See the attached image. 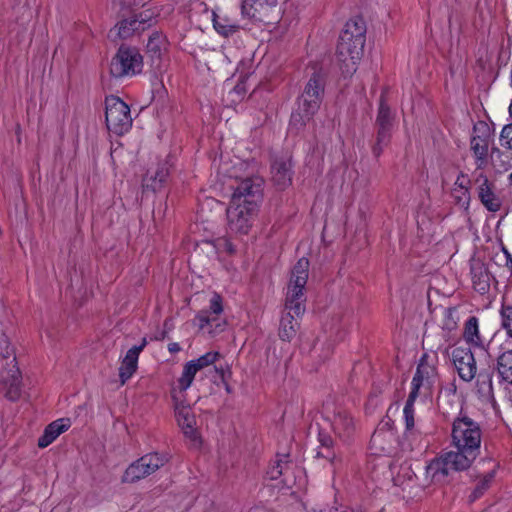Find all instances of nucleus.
I'll list each match as a JSON object with an SVG mask.
<instances>
[{"label":"nucleus","mask_w":512,"mask_h":512,"mask_svg":"<svg viewBox=\"0 0 512 512\" xmlns=\"http://www.w3.org/2000/svg\"><path fill=\"white\" fill-rule=\"evenodd\" d=\"M467 457H463L450 451L440 458L432 460L426 467V475L433 483H443L452 471H462L470 467Z\"/></svg>","instance_id":"nucleus-6"},{"label":"nucleus","mask_w":512,"mask_h":512,"mask_svg":"<svg viewBox=\"0 0 512 512\" xmlns=\"http://www.w3.org/2000/svg\"><path fill=\"white\" fill-rule=\"evenodd\" d=\"M500 142L503 147L512 149V124H508L503 127Z\"/></svg>","instance_id":"nucleus-43"},{"label":"nucleus","mask_w":512,"mask_h":512,"mask_svg":"<svg viewBox=\"0 0 512 512\" xmlns=\"http://www.w3.org/2000/svg\"><path fill=\"white\" fill-rule=\"evenodd\" d=\"M272 181L279 189H285L291 184V162L287 158H277L271 165Z\"/></svg>","instance_id":"nucleus-17"},{"label":"nucleus","mask_w":512,"mask_h":512,"mask_svg":"<svg viewBox=\"0 0 512 512\" xmlns=\"http://www.w3.org/2000/svg\"><path fill=\"white\" fill-rule=\"evenodd\" d=\"M242 15L259 22L270 23L279 13L277 0H244L241 5Z\"/></svg>","instance_id":"nucleus-11"},{"label":"nucleus","mask_w":512,"mask_h":512,"mask_svg":"<svg viewBox=\"0 0 512 512\" xmlns=\"http://www.w3.org/2000/svg\"><path fill=\"white\" fill-rule=\"evenodd\" d=\"M366 42V24L363 18L354 17L348 20L342 30L336 56L340 69L345 76H351L364 53Z\"/></svg>","instance_id":"nucleus-1"},{"label":"nucleus","mask_w":512,"mask_h":512,"mask_svg":"<svg viewBox=\"0 0 512 512\" xmlns=\"http://www.w3.org/2000/svg\"><path fill=\"white\" fill-rule=\"evenodd\" d=\"M500 260L504 261L505 266L512 270V255L506 248L502 249V254L500 256Z\"/></svg>","instance_id":"nucleus-47"},{"label":"nucleus","mask_w":512,"mask_h":512,"mask_svg":"<svg viewBox=\"0 0 512 512\" xmlns=\"http://www.w3.org/2000/svg\"><path fill=\"white\" fill-rule=\"evenodd\" d=\"M491 160L494 168L499 173L506 172L512 167L511 154L508 152H503L497 148L492 149Z\"/></svg>","instance_id":"nucleus-30"},{"label":"nucleus","mask_w":512,"mask_h":512,"mask_svg":"<svg viewBox=\"0 0 512 512\" xmlns=\"http://www.w3.org/2000/svg\"><path fill=\"white\" fill-rule=\"evenodd\" d=\"M478 184L477 195L482 205L490 212H497L501 209V198L495 192V186L482 172L475 178Z\"/></svg>","instance_id":"nucleus-13"},{"label":"nucleus","mask_w":512,"mask_h":512,"mask_svg":"<svg viewBox=\"0 0 512 512\" xmlns=\"http://www.w3.org/2000/svg\"><path fill=\"white\" fill-rule=\"evenodd\" d=\"M15 361H16V358H15V357H13V358L11 359V361H10V362H11V363H15ZM9 377H10V379H4V381H6V382H8V381H9L11 385L16 384V383L18 382V380H19V377H20V371H19V369L16 367V365H15V364H13L12 368H11V369H10V371H9Z\"/></svg>","instance_id":"nucleus-46"},{"label":"nucleus","mask_w":512,"mask_h":512,"mask_svg":"<svg viewBox=\"0 0 512 512\" xmlns=\"http://www.w3.org/2000/svg\"><path fill=\"white\" fill-rule=\"evenodd\" d=\"M69 428L68 420L58 419L50 423L44 430L43 435L38 439V446L45 448L49 446L60 434Z\"/></svg>","instance_id":"nucleus-21"},{"label":"nucleus","mask_w":512,"mask_h":512,"mask_svg":"<svg viewBox=\"0 0 512 512\" xmlns=\"http://www.w3.org/2000/svg\"><path fill=\"white\" fill-rule=\"evenodd\" d=\"M115 32L122 39H126L134 35L135 33H142L140 26L134 17L130 16L123 18L119 21L110 33Z\"/></svg>","instance_id":"nucleus-25"},{"label":"nucleus","mask_w":512,"mask_h":512,"mask_svg":"<svg viewBox=\"0 0 512 512\" xmlns=\"http://www.w3.org/2000/svg\"><path fill=\"white\" fill-rule=\"evenodd\" d=\"M213 25L215 30L225 37L234 34L239 29L238 24L228 18L220 17L215 12H213Z\"/></svg>","instance_id":"nucleus-31"},{"label":"nucleus","mask_w":512,"mask_h":512,"mask_svg":"<svg viewBox=\"0 0 512 512\" xmlns=\"http://www.w3.org/2000/svg\"><path fill=\"white\" fill-rule=\"evenodd\" d=\"M503 327L507 333L512 337V305L504 306L502 308Z\"/></svg>","instance_id":"nucleus-42"},{"label":"nucleus","mask_w":512,"mask_h":512,"mask_svg":"<svg viewBox=\"0 0 512 512\" xmlns=\"http://www.w3.org/2000/svg\"><path fill=\"white\" fill-rule=\"evenodd\" d=\"M394 122V115L389 106L385 103L384 96H381L378 114L376 118V129L383 131H391Z\"/></svg>","instance_id":"nucleus-26"},{"label":"nucleus","mask_w":512,"mask_h":512,"mask_svg":"<svg viewBox=\"0 0 512 512\" xmlns=\"http://www.w3.org/2000/svg\"><path fill=\"white\" fill-rule=\"evenodd\" d=\"M285 312L280 320L279 326V337L283 341L290 342L297 334V330L299 328L298 318L301 316H297L294 313V310H291L287 306V302L285 303Z\"/></svg>","instance_id":"nucleus-18"},{"label":"nucleus","mask_w":512,"mask_h":512,"mask_svg":"<svg viewBox=\"0 0 512 512\" xmlns=\"http://www.w3.org/2000/svg\"><path fill=\"white\" fill-rule=\"evenodd\" d=\"M478 382H481L482 384L487 385L488 392H491L492 390V381L489 373H480L478 375Z\"/></svg>","instance_id":"nucleus-48"},{"label":"nucleus","mask_w":512,"mask_h":512,"mask_svg":"<svg viewBox=\"0 0 512 512\" xmlns=\"http://www.w3.org/2000/svg\"><path fill=\"white\" fill-rule=\"evenodd\" d=\"M231 99H237V95L234 96H228L226 97L225 101L229 104H231Z\"/></svg>","instance_id":"nucleus-53"},{"label":"nucleus","mask_w":512,"mask_h":512,"mask_svg":"<svg viewBox=\"0 0 512 512\" xmlns=\"http://www.w3.org/2000/svg\"><path fill=\"white\" fill-rule=\"evenodd\" d=\"M131 8V15L137 21L140 26V30L144 32L148 28H150L153 24L156 23V18L159 16V11L152 7L151 4L142 1L141 4L137 6H127Z\"/></svg>","instance_id":"nucleus-15"},{"label":"nucleus","mask_w":512,"mask_h":512,"mask_svg":"<svg viewBox=\"0 0 512 512\" xmlns=\"http://www.w3.org/2000/svg\"><path fill=\"white\" fill-rule=\"evenodd\" d=\"M470 184H471V180L468 178V176L466 174L461 172L458 175V177L454 183L453 189H461V190H469L470 191Z\"/></svg>","instance_id":"nucleus-45"},{"label":"nucleus","mask_w":512,"mask_h":512,"mask_svg":"<svg viewBox=\"0 0 512 512\" xmlns=\"http://www.w3.org/2000/svg\"><path fill=\"white\" fill-rule=\"evenodd\" d=\"M105 120L109 131L116 135L127 133L132 126L129 106L119 97L109 96L105 100Z\"/></svg>","instance_id":"nucleus-5"},{"label":"nucleus","mask_w":512,"mask_h":512,"mask_svg":"<svg viewBox=\"0 0 512 512\" xmlns=\"http://www.w3.org/2000/svg\"><path fill=\"white\" fill-rule=\"evenodd\" d=\"M463 337L465 341L477 347L483 346V339L479 332L478 319L475 316L470 317L464 327Z\"/></svg>","instance_id":"nucleus-27"},{"label":"nucleus","mask_w":512,"mask_h":512,"mask_svg":"<svg viewBox=\"0 0 512 512\" xmlns=\"http://www.w3.org/2000/svg\"><path fill=\"white\" fill-rule=\"evenodd\" d=\"M146 345H147V340H146V338H143L140 345L133 346L132 348H138L139 349V354H140L141 351L145 348Z\"/></svg>","instance_id":"nucleus-51"},{"label":"nucleus","mask_w":512,"mask_h":512,"mask_svg":"<svg viewBox=\"0 0 512 512\" xmlns=\"http://www.w3.org/2000/svg\"><path fill=\"white\" fill-rule=\"evenodd\" d=\"M470 148L476 158L477 169H482L487 164L489 140L481 136L471 139Z\"/></svg>","instance_id":"nucleus-23"},{"label":"nucleus","mask_w":512,"mask_h":512,"mask_svg":"<svg viewBox=\"0 0 512 512\" xmlns=\"http://www.w3.org/2000/svg\"><path fill=\"white\" fill-rule=\"evenodd\" d=\"M246 94V88L243 82H239L228 92V96L237 95V99H231V104H236L240 102Z\"/></svg>","instance_id":"nucleus-44"},{"label":"nucleus","mask_w":512,"mask_h":512,"mask_svg":"<svg viewBox=\"0 0 512 512\" xmlns=\"http://www.w3.org/2000/svg\"><path fill=\"white\" fill-rule=\"evenodd\" d=\"M220 358H222V356L219 352L210 351L195 360H191V362L198 371H201L214 365Z\"/></svg>","instance_id":"nucleus-35"},{"label":"nucleus","mask_w":512,"mask_h":512,"mask_svg":"<svg viewBox=\"0 0 512 512\" xmlns=\"http://www.w3.org/2000/svg\"><path fill=\"white\" fill-rule=\"evenodd\" d=\"M391 131L377 130L376 142L372 146V152L375 157H379L384 148L389 144Z\"/></svg>","instance_id":"nucleus-36"},{"label":"nucleus","mask_w":512,"mask_h":512,"mask_svg":"<svg viewBox=\"0 0 512 512\" xmlns=\"http://www.w3.org/2000/svg\"><path fill=\"white\" fill-rule=\"evenodd\" d=\"M452 197L455 204L461 208L467 209L470 203V191L461 189H452Z\"/></svg>","instance_id":"nucleus-39"},{"label":"nucleus","mask_w":512,"mask_h":512,"mask_svg":"<svg viewBox=\"0 0 512 512\" xmlns=\"http://www.w3.org/2000/svg\"><path fill=\"white\" fill-rule=\"evenodd\" d=\"M452 441L457 451L455 454L467 457L469 464L476 459L481 444L480 425L472 418L462 415L457 417L452 424Z\"/></svg>","instance_id":"nucleus-3"},{"label":"nucleus","mask_w":512,"mask_h":512,"mask_svg":"<svg viewBox=\"0 0 512 512\" xmlns=\"http://www.w3.org/2000/svg\"><path fill=\"white\" fill-rule=\"evenodd\" d=\"M414 402L415 400L407 399L403 410L406 430L410 433L414 428Z\"/></svg>","instance_id":"nucleus-40"},{"label":"nucleus","mask_w":512,"mask_h":512,"mask_svg":"<svg viewBox=\"0 0 512 512\" xmlns=\"http://www.w3.org/2000/svg\"><path fill=\"white\" fill-rule=\"evenodd\" d=\"M311 74L297 99V107L291 114L290 126L302 129L319 110L324 96L325 74L317 65L311 67Z\"/></svg>","instance_id":"nucleus-2"},{"label":"nucleus","mask_w":512,"mask_h":512,"mask_svg":"<svg viewBox=\"0 0 512 512\" xmlns=\"http://www.w3.org/2000/svg\"><path fill=\"white\" fill-rule=\"evenodd\" d=\"M277 457L275 465H273L267 472L272 480L278 479L288 465V455H278Z\"/></svg>","instance_id":"nucleus-38"},{"label":"nucleus","mask_w":512,"mask_h":512,"mask_svg":"<svg viewBox=\"0 0 512 512\" xmlns=\"http://www.w3.org/2000/svg\"><path fill=\"white\" fill-rule=\"evenodd\" d=\"M491 478H492V476L486 477L476 485V487L474 488V490L472 491V493L469 496L470 502L476 501L478 498H480L484 494V492L489 487Z\"/></svg>","instance_id":"nucleus-41"},{"label":"nucleus","mask_w":512,"mask_h":512,"mask_svg":"<svg viewBox=\"0 0 512 512\" xmlns=\"http://www.w3.org/2000/svg\"><path fill=\"white\" fill-rule=\"evenodd\" d=\"M197 372L199 371L191 361L184 365L182 375L178 379V387L180 392L186 391L191 386Z\"/></svg>","instance_id":"nucleus-32"},{"label":"nucleus","mask_w":512,"mask_h":512,"mask_svg":"<svg viewBox=\"0 0 512 512\" xmlns=\"http://www.w3.org/2000/svg\"><path fill=\"white\" fill-rule=\"evenodd\" d=\"M180 349H181V348H180V346H179V344H178V343H175V342H174V343H170V344L168 345V350H169L171 353H176V352L180 351Z\"/></svg>","instance_id":"nucleus-49"},{"label":"nucleus","mask_w":512,"mask_h":512,"mask_svg":"<svg viewBox=\"0 0 512 512\" xmlns=\"http://www.w3.org/2000/svg\"><path fill=\"white\" fill-rule=\"evenodd\" d=\"M471 275L474 289L481 294L486 293L490 287L491 275L485 265L481 262L473 263Z\"/></svg>","instance_id":"nucleus-20"},{"label":"nucleus","mask_w":512,"mask_h":512,"mask_svg":"<svg viewBox=\"0 0 512 512\" xmlns=\"http://www.w3.org/2000/svg\"><path fill=\"white\" fill-rule=\"evenodd\" d=\"M509 181L512 183V173L509 175Z\"/></svg>","instance_id":"nucleus-54"},{"label":"nucleus","mask_w":512,"mask_h":512,"mask_svg":"<svg viewBox=\"0 0 512 512\" xmlns=\"http://www.w3.org/2000/svg\"><path fill=\"white\" fill-rule=\"evenodd\" d=\"M319 441L321 444L320 450L317 452L318 458H325L329 460L331 463L334 462L336 458V453L332 449L333 440L329 435L319 433Z\"/></svg>","instance_id":"nucleus-34"},{"label":"nucleus","mask_w":512,"mask_h":512,"mask_svg":"<svg viewBox=\"0 0 512 512\" xmlns=\"http://www.w3.org/2000/svg\"><path fill=\"white\" fill-rule=\"evenodd\" d=\"M228 250H229V252H232V251H233V249H232L231 245H229V246H228Z\"/></svg>","instance_id":"nucleus-55"},{"label":"nucleus","mask_w":512,"mask_h":512,"mask_svg":"<svg viewBox=\"0 0 512 512\" xmlns=\"http://www.w3.org/2000/svg\"><path fill=\"white\" fill-rule=\"evenodd\" d=\"M308 269H309V261L306 258H301L294 265L292 272L290 283L287 291V306L294 310V313L299 316L303 315L305 312V296L303 293V289L307 283L308 279Z\"/></svg>","instance_id":"nucleus-4"},{"label":"nucleus","mask_w":512,"mask_h":512,"mask_svg":"<svg viewBox=\"0 0 512 512\" xmlns=\"http://www.w3.org/2000/svg\"><path fill=\"white\" fill-rule=\"evenodd\" d=\"M139 349L130 348L119 368V377L122 384H125L128 379L135 373L138 364Z\"/></svg>","instance_id":"nucleus-22"},{"label":"nucleus","mask_w":512,"mask_h":512,"mask_svg":"<svg viewBox=\"0 0 512 512\" xmlns=\"http://www.w3.org/2000/svg\"><path fill=\"white\" fill-rule=\"evenodd\" d=\"M173 399L178 425L181 427L186 437L190 438L194 444L198 443V436L194 428L196 420L192 414L191 407L185 405L182 401H178L175 396H173Z\"/></svg>","instance_id":"nucleus-14"},{"label":"nucleus","mask_w":512,"mask_h":512,"mask_svg":"<svg viewBox=\"0 0 512 512\" xmlns=\"http://www.w3.org/2000/svg\"><path fill=\"white\" fill-rule=\"evenodd\" d=\"M459 317L457 315V310L455 308H447L444 311V318L442 321V329L444 331L452 332L458 326Z\"/></svg>","instance_id":"nucleus-37"},{"label":"nucleus","mask_w":512,"mask_h":512,"mask_svg":"<svg viewBox=\"0 0 512 512\" xmlns=\"http://www.w3.org/2000/svg\"><path fill=\"white\" fill-rule=\"evenodd\" d=\"M341 512H364L361 508H346L342 510Z\"/></svg>","instance_id":"nucleus-52"},{"label":"nucleus","mask_w":512,"mask_h":512,"mask_svg":"<svg viewBox=\"0 0 512 512\" xmlns=\"http://www.w3.org/2000/svg\"><path fill=\"white\" fill-rule=\"evenodd\" d=\"M168 175L169 170L167 165L161 164L152 175H146L143 178V187L155 192L163 186L168 178Z\"/></svg>","instance_id":"nucleus-24"},{"label":"nucleus","mask_w":512,"mask_h":512,"mask_svg":"<svg viewBox=\"0 0 512 512\" xmlns=\"http://www.w3.org/2000/svg\"><path fill=\"white\" fill-rule=\"evenodd\" d=\"M222 311V298L219 294L214 293L210 299L209 309L200 311L196 316V320L199 322V328L204 329L207 325L216 321Z\"/></svg>","instance_id":"nucleus-19"},{"label":"nucleus","mask_w":512,"mask_h":512,"mask_svg":"<svg viewBox=\"0 0 512 512\" xmlns=\"http://www.w3.org/2000/svg\"><path fill=\"white\" fill-rule=\"evenodd\" d=\"M142 69V56L135 48L121 46L110 63V73L113 77L135 75Z\"/></svg>","instance_id":"nucleus-9"},{"label":"nucleus","mask_w":512,"mask_h":512,"mask_svg":"<svg viewBox=\"0 0 512 512\" xmlns=\"http://www.w3.org/2000/svg\"><path fill=\"white\" fill-rule=\"evenodd\" d=\"M497 369L501 378L512 384V350L505 351L498 357Z\"/></svg>","instance_id":"nucleus-29"},{"label":"nucleus","mask_w":512,"mask_h":512,"mask_svg":"<svg viewBox=\"0 0 512 512\" xmlns=\"http://www.w3.org/2000/svg\"><path fill=\"white\" fill-rule=\"evenodd\" d=\"M452 361L459 377L469 382L477 373L476 361L469 348L455 347L451 353Z\"/></svg>","instance_id":"nucleus-12"},{"label":"nucleus","mask_w":512,"mask_h":512,"mask_svg":"<svg viewBox=\"0 0 512 512\" xmlns=\"http://www.w3.org/2000/svg\"><path fill=\"white\" fill-rule=\"evenodd\" d=\"M165 37L159 32H153L147 43V52L152 56L159 58L162 50L165 48Z\"/></svg>","instance_id":"nucleus-33"},{"label":"nucleus","mask_w":512,"mask_h":512,"mask_svg":"<svg viewBox=\"0 0 512 512\" xmlns=\"http://www.w3.org/2000/svg\"><path fill=\"white\" fill-rule=\"evenodd\" d=\"M429 372H433V368L425 366L420 363L417 367L416 373L411 382V391L408 395V399L416 400L418 397L419 389L423 384L424 378H429Z\"/></svg>","instance_id":"nucleus-28"},{"label":"nucleus","mask_w":512,"mask_h":512,"mask_svg":"<svg viewBox=\"0 0 512 512\" xmlns=\"http://www.w3.org/2000/svg\"><path fill=\"white\" fill-rule=\"evenodd\" d=\"M264 180L258 175H251L244 178L236 176V183L233 186L232 203H243L245 205L259 207L263 199Z\"/></svg>","instance_id":"nucleus-7"},{"label":"nucleus","mask_w":512,"mask_h":512,"mask_svg":"<svg viewBox=\"0 0 512 512\" xmlns=\"http://www.w3.org/2000/svg\"><path fill=\"white\" fill-rule=\"evenodd\" d=\"M259 207L232 203L227 208L229 229L234 233L247 234L257 216Z\"/></svg>","instance_id":"nucleus-10"},{"label":"nucleus","mask_w":512,"mask_h":512,"mask_svg":"<svg viewBox=\"0 0 512 512\" xmlns=\"http://www.w3.org/2000/svg\"><path fill=\"white\" fill-rule=\"evenodd\" d=\"M332 429L342 440H348L355 432V421L346 410H338L333 417Z\"/></svg>","instance_id":"nucleus-16"},{"label":"nucleus","mask_w":512,"mask_h":512,"mask_svg":"<svg viewBox=\"0 0 512 512\" xmlns=\"http://www.w3.org/2000/svg\"><path fill=\"white\" fill-rule=\"evenodd\" d=\"M168 458L159 453H148L131 463L122 476V482L135 483L155 473L167 463Z\"/></svg>","instance_id":"nucleus-8"},{"label":"nucleus","mask_w":512,"mask_h":512,"mask_svg":"<svg viewBox=\"0 0 512 512\" xmlns=\"http://www.w3.org/2000/svg\"><path fill=\"white\" fill-rule=\"evenodd\" d=\"M213 369H214V372H215L216 376H218L221 379L224 378V370H223V368H218V367L214 366Z\"/></svg>","instance_id":"nucleus-50"}]
</instances>
